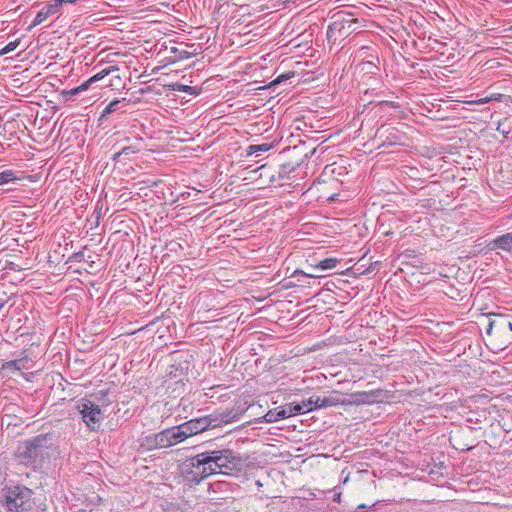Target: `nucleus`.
<instances>
[{"label":"nucleus","instance_id":"aec40b11","mask_svg":"<svg viewBox=\"0 0 512 512\" xmlns=\"http://www.w3.org/2000/svg\"><path fill=\"white\" fill-rule=\"evenodd\" d=\"M138 151L139 148L134 145L125 146L120 151L114 154L113 159L120 160L121 157H129L130 155L135 154Z\"/></svg>","mask_w":512,"mask_h":512},{"label":"nucleus","instance_id":"473e14b6","mask_svg":"<svg viewBox=\"0 0 512 512\" xmlns=\"http://www.w3.org/2000/svg\"><path fill=\"white\" fill-rule=\"evenodd\" d=\"M284 78H285V77H284L283 75L279 76V77L277 78V82H281L282 80H284Z\"/></svg>","mask_w":512,"mask_h":512},{"label":"nucleus","instance_id":"f704fd0d","mask_svg":"<svg viewBox=\"0 0 512 512\" xmlns=\"http://www.w3.org/2000/svg\"><path fill=\"white\" fill-rule=\"evenodd\" d=\"M363 508H366V505L361 504V505L358 506V509H363Z\"/></svg>","mask_w":512,"mask_h":512},{"label":"nucleus","instance_id":"f03ea898","mask_svg":"<svg viewBox=\"0 0 512 512\" xmlns=\"http://www.w3.org/2000/svg\"><path fill=\"white\" fill-rule=\"evenodd\" d=\"M213 474H233L242 470L244 460L230 449L206 451Z\"/></svg>","mask_w":512,"mask_h":512},{"label":"nucleus","instance_id":"bb28decb","mask_svg":"<svg viewBox=\"0 0 512 512\" xmlns=\"http://www.w3.org/2000/svg\"><path fill=\"white\" fill-rule=\"evenodd\" d=\"M379 108H382V107H385V106H389V107H396L394 102H391V101H380L377 103V105Z\"/></svg>","mask_w":512,"mask_h":512},{"label":"nucleus","instance_id":"dca6fc26","mask_svg":"<svg viewBox=\"0 0 512 512\" xmlns=\"http://www.w3.org/2000/svg\"><path fill=\"white\" fill-rule=\"evenodd\" d=\"M160 435H161V432L147 436L144 439L143 446L146 447V449H148V450L165 448V446H160V444H158V441L156 440V438H159Z\"/></svg>","mask_w":512,"mask_h":512},{"label":"nucleus","instance_id":"a211bd4d","mask_svg":"<svg viewBox=\"0 0 512 512\" xmlns=\"http://www.w3.org/2000/svg\"><path fill=\"white\" fill-rule=\"evenodd\" d=\"M343 402H347L346 399H340L339 396H329L321 398V404L322 408L337 406V405H345Z\"/></svg>","mask_w":512,"mask_h":512},{"label":"nucleus","instance_id":"2f4dec72","mask_svg":"<svg viewBox=\"0 0 512 512\" xmlns=\"http://www.w3.org/2000/svg\"><path fill=\"white\" fill-rule=\"evenodd\" d=\"M255 484L258 488L263 487V483L260 480H256Z\"/></svg>","mask_w":512,"mask_h":512},{"label":"nucleus","instance_id":"6ab92c4d","mask_svg":"<svg viewBox=\"0 0 512 512\" xmlns=\"http://www.w3.org/2000/svg\"><path fill=\"white\" fill-rule=\"evenodd\" d=\"M273 147L270 143H262L257 145H249L246 149V155L251 156L259 152H267Z\"/></svg>","mask_w":512,"mask_h":512},{"label":"nucleus","instance_id":"4468645a","mask_svg":"<svg viewBox=\"0 0 512 512\" xmlns=\"http://www.w3.org/2000/svg\"><path fill=\"white\" fill-rule=\"evenodd\" d=\"M128 103L129 101L125 98L115 99L111 101L103 110L100 118H105L107 115L114 113L122 108H125Z\"/></svg>","mask_w":512,"mask_h":512},{"label":"nucleus","instance_id":"c756f323","mask_svg":"<svg viewBox=\"0 0 512 512\" xmlns=\"http://www.w3.org/2000/svg\"><path fill=\"white\" fill-rule=\"evenodd\" d=\"M333 501L339 503L341 501V493H336L333 497Z\"/></svg>","mask_w":512,"mask_h":512},{"label":"nucleus","instance_id":"f3484780","mask_svg":"<svg viewBox=\"0 0 512 512\" xmlns=\"http://www.w3.org/2000/svg\"><path fill=\"white\" fill-rule=\"evenodd\" d=\"M338 263L339 260L337 258H326L315 264V269L321 271L334 269Z\"/></svg>","mask_w":512,"mask_h":512},{"label":"nucleus","instance_id":"a878e982","mask_svg":"<svg viewBox=\"0 0 512 512\" xmlns=\"http://www.w3.org/2000/svg\"><path fill=\"white\" fill-rule=\"evenodd\" d=\"M488 102H490V99H489V97H488V96H486V97L479 98V99L474 100V101H470L469 103H470V104L482 105V104H486V103H488Z\"/></svg>","mask_w":512,"mask_h":512},{"label":"nucleus","instance_id":"f257e3e1","mask_svg":"<svg viewBox=\"0 0 512 512\" xmlns=\"http://www.w3.org/2000/svg\"><path fill=\"white\" fill-rule=\"evenodd\" d=\"M239 420V416L232 411L223 412L221 414H210L202 417H197L186 421L181 424L187 438L207 431L221 427L222 425L229 424Z\"/></svg>","mask_w":512,"mask_h":512},{"label":"nucleus","instance_id":"0eeeda50","mask_svg":"<svg viewBox=\"0 0 512 512\" xmlns=\"http://www.w3.org/2000/svg\"><path fill=\"white\" fill-rule=\"evenodd\" d=\"M78 409L89 429L96 431L100 428L104 414L98 405L90 400L83 399L78 405Z\"/></svg>","mask_w":512,"mask_h":512},{"label":"nucleus","instance_id":"393cba45","mask_svg":"<svg viewBox=\"0 0 512 512\" xmlns=\"http://www.w3.org/2000/svg\"><path fill=\"white\" fill-rule=\"evenodd\" d=\"M489 99H490V102L491 101H498V102H501L504 98V95L501 94V93H492L490 94L489 96Z\"/></svg>","mask_w":512,"mask_h":512},{"label":"nucleus","instance_id":"412c9836","mask_svg":"<svg viewBox=\"0 0 512 512\" xmlns=\"http://www.w3.org/2000/svg\"><path fill=\"white\" fill-rule=\"evenodd\" d=\"M18 178L13 170H4L0 172V185L8 184L16 181Z\"/></svg>","mask_w":512,"mask_h":512},{"label":"nucleus","instance_id":"7ed1b4c3","mask_svg":"<svg viewBox=\"0 0 512 512\" xmlns=\"http://www.w3.org/2000/svg\"><path fill=\"white\" fill-rule=\"evenodd\" d=\"M358 22L359 20L353 18L351 13L340 11L334 14L326 33L328 42L336 44L339 41L340 43L356 30L354 26Z\"/></svg>","mask_w":512,"mask_h":512},{"label":"nucleus","instance_id":"9d476101","mask_svg":"<svg viewBox=\"0 0 512 512\" xmlns=\"http://www.w3.org/2000/svg\"><path fill=\"white\" fill-rule=\"evenodd\" d=\"M186 439L187 434H185L181 424L161 431L159 438H156L158 444L165 446V448L179 444Z\"/></svg>","mask_w":512,"mask_h":512},{"label":"nucleus","instance_id":"5701e85b","mask_svg":"<svg viewBox=\"0 0 512 512\" xmlns=\"http://www.w3.org/2000/svg\"><path fill=\"white\" fill-rule=\"evenodd\" d=\"M20 44V39L9 42L5 47L0 50V56H3L9 52L14 51Z\"/></svg>","mask_w":512,"mask_h":512},{"label":"nucleus","instance_id":"cd10ccee","mask_svg":"<svg viewBox=\"0 0 512 512\" xmlns=\"http://www.w3.org/2000/svg\"><path fill=\"white\" fill-rule=\"evenodd\" d=\"M287 173H288L287 167L286 166L281 167V169L279 171V178H285Z\"/></svg>","mask_w":512,"mask_h":512},{"label":"nucleus","instance_id":"c9c22d12","mask_svg":"<svg viewBox=\"0 0 512 512\" xmlns=\"http://www.w3.org/2000/svg\"><path fill=\"white\" fill-rule=\"evenodd\" d=\"M509 328H510V330H512V323L511 322H509Z\"/></svg>","mask_w":512,"mask_h":512},{"label":"nucleus","instance_id":"72a5a7b5","mask_svg":"<svg viewBox=\"0 0 512 512\" xmlns=\"http://www.w3.org/2000/svg\"><path fill=\"white\" fill-rule=\"evenodd\" d=\"M110 85H111V82H108V83H105V84L101 85V87H108Z\"/></svg>","mask_w":512,"mask_h":512},{"label":"nucleus","instance_id":"20e7f679","mask_svg":"<svg viewBox=\"0 0 512 512\" xmlns=\"http://www.w3.org/2000/svg\"><path fill=\"white\" fill-rule=\"evenodd\" d=\"M182 472L188 481L195 483H200L213 475L206 451L186 459L182 465Z\"/></svg>","mask_w":512,"mask_h":512},{"label":"nucleus","instance_id":"1a4fd4ad","mask_svg":"<svg viewBox=\"0 0 512 512\" xmlns=\"http://www.w3.org/2000/svg\"><path fill=\"white\" fill-rule=\"evenodd\" d=\"M75 0H51L45 3L34 18L33 22L29 25L28 30L31 31L34 27L46 21L50 16L55 15L60 11L63 4L74 3Z\"/></svg>","mask_w":512,"mask_h":512},{"label":"nucleus","instance_id":"b1692460","mask_svg":"<svg viewBox=\"0 0 512 512\" xmlns=\"http://www.w3.org/2000/svg\"><path fill=\"white\" fill-rule=\"evenodd\" d=\"M174 52L177 53V57L179 60L189 59L194 55V53L192 52H189L187 50H179L177 48L174 49Z\"/></svg>","mask_w":512,"mask_h":512},{"label":"nucleus","instance_id":"4be33fe9","mask_svg":"<svg viewBox=\"0 0 512 512\" xmlns=\"http://www.w3.org/2000/svg\"><path fill=\"white\" fill-rule=\"evenodd\" d=\"M171 89L173 91H176V92H185V93H189V94H195V90L196 88L195 87H192V86H189V85H184V84H180V83H174L172 85H170Z\"/></svg>","mask_w":512,"mask_h":512},{"label":"nucleus","instance_id":"423d86ee","mask_svg":"<svg viewBox=\"0 0 512 512\" xmlns=\"http://www.w3.org/2000/svg\"><path fill=\"white\" fill-rule=\"evenodd\" d=\"M47 439L48 435H38L21 443L18 447L19 457L26 462H34L44 449L47 448Z\"/></svg>","mask_w":512,"mask_h":512},{"label":"nucleus","instance_id":"c85d7f7f","mask_svg":"<svg viewBox=\"0 0 512 512\" xmlns=\"http://www.w3.org/2000/svg\"><path fill=\"white\" fill-rule=\"evenodd\" d=\"M7 304V297L5 295L0 296V311Z\"/></svg>","mask_w":512,"mask_h":512},{"label":"nucleus","instance_id":"2eb2a0df","mask_svg":"<svg viewBox=\"0 0 512 512\" xmlns=\"http://www.w3.org/2000/svg\"><path fill=\"white\" fill-rule=\"evenodd\" d=\"M494 245L497 248H500L503 250H512V233H507V234L497 237L494 240Z\"/></svg>","mask_w":512,"mask_h":512},{"label":"nucleus","instance_id":"f8f14e48","mask_svg":"<svg viewBox=\"0 0 512 512\" xmlns=\"http://www.w3.org/2000/svg\"><path fill=\"white\" fill-rule=\"evenodd\" d=\"M378 394L375 391H363L352 393L347 402H343L345 405H361V404H373L377 402Z\"/></svg>","mask_w":512,"mask_h":512},{"label":"nucleus","instance_id":"9b49d317","mask_svg":"<svg viewBox=\"0 0 512 512\" xmlns=\"http://www.w3.org/2000/svg\"><path fill=\"white\" fill-rule=\"evenodd\" d=\"M299 409L297 408L296 403H288L281 407L269 410L264 416L265 421L268 423L276 422L282 419H286L291 416L298 415Z\"/></svg>","mask_w":512,"mask_h":512},{"label":"nucleus","instance_id":"ddd939ff","mask_svg":"<svg viewBox=\"0 0 512 512\" xmlns=\"http://www.w3.org/2000/svg\"><path fill=\"white\" fill-rule=\"evenodd\" d=\"M321 397L317 395H312L306 400L301 401L300 403H296L297 408L299 409V413L310 412L314 409L322 408Z\"/></svg>","mask_w":512,"mask_h":512},{"label":"nucleus","instance_id":"6e6552de","mask_svg":"<svg viewBox=\"0 0 512 512\" xmlns=\"http://www.w3.org/2000/svg\"><path fill=\"white\" fill-rule=\"evenodd\" d=\"M116 71H119V68L117 66L113 65V66L106 67V68L102 69L100 72H98L95 75H93L92 77H90L89 79H87L86 81H84L81 85H79L75 88H72L70 90H62L60 92V96L62 97L63 100L69 101L74 96L79 95L80 93H82L84 91H87L94 84L102 81L106 76H108Z\"/></svg>","mask_w":512,"mask_h":512},{"label":"nucleus","instance_id":"7c9ffc66","mask_svg":"<svg viewBox=\"0 0 512 512\" xmlns=\"http://www.w3.org/2000/svg\"><path fill=\"white\" fill-rule=\"evenodd\" d=\"M501 126H502V125H501V123H499V125H498V127H497V131H499V132H501V133H503V134H508V133H509V131L501 130Z\"/></svg>","mask_w":512,"mask_h":512},{"label":"nucleus","instance_id":"39448f33","mask_svg":"<svg viewBox=\"0 0 512 512\" xmlns=\"http://www.w3.org/2000/svg\"><path fill=\"white\" fill-rule=\"evenodd\" d=\"M4 497L5 504L11 512H30L32 509V491L26 487H9Z\"/></svg>","mask_w":512,"mask_h":512}]
</instances>
